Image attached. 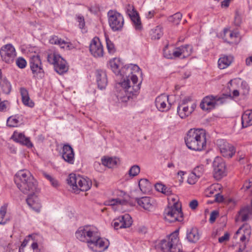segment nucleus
<instances>
[{
  "instance_id": "nucleus-1",
  "label": "nucleus",
  "mask_w": 252,
  "mask_h": 252,
  "mask_svg": "<svg viewBox=\"0 0 252 252\" xmlns=\"http://www.w3.org/2000/svg\"><path fill=\"white\" fill-rule=\"evenodd\" d=\"M109 64L113 72L117 75H120L126 79L120 83L122 89L117 94L118 99L122 102H127L132 96L136 95L140 89L142 81L138 82V74L142 75L139 67L131 64L123 67V63L118 58H114L109 61Z\"/></svg>"
},
{
  "instance_id": "nucleus-2",
  "label": "nucleus",
  "mask_w": 252,
  "mask_h": 252,
  "mask_svg": "<svg viewBox=\"0 0 252 252\" xmlns=\"http://www.w3.org/2000/svg\"><path fill=\"white\" fill-rule=\"evenodd\" d=\"M187 147L195 151H201L206 147V136L205 130L201 128L189 129L185 137Z\"/></svg>"
},
{
  "instance_id": "nucleus-3",
  "label": "nucleus",
  "mask_w": 252,
  "mask_h": 252,
  "mask_svg": "<svg viewBox=\"0 0 252 252\" xmlns=\"http://www.w3.org/2000/svg\"><path fill=\"white\" fill-rule=\"evenodd\" d=\"M14 182L18 188L24 194L36 191L37 181L27 170L19 171L15 175Z\"/></svg>"
},
{
  "instance_id": "nucleus-4",
  "label": "nucleus",
  "mask_w": 252,
  "mask_h": 252,
  "mask_svg": "<svg viewBox=\"0 0 252 252\" xmlns=\"http://www.w3.org/2000/svg\"><path fill=\"white\" fill-rule=\"evenodd\" d=\"M67 182L71 187L73 192L75 193H79L80 191H86L89 190L92 186V181L89 178L73 173L69 174Z\"/></svg>"
},
{
  "instance_id": "nucleus-5",
  "label": "nucleus",
  "mask_w": 252,
  "mask_h": 252,
  "mask_svg": "<svg viewBox=\"0 0 252 252\" xmlns=\"http://www.w3.org/2000/svg\"><path fill=\"white\" fill-rule=\"evenodd\" d=\"M178 235L179 230H176L161 241L159 245L162 252H182V245Z\"/></svg>"
},
{
  "instance_id": "nucleus-6",
  "label": "nucleus",
  "mask_w": 252,
  "mask_h": 252,
  "mask_svg": "<svg viewBox=\"0 0 252 252\" xmlns=\"http://www.w3.org/2000/svg\"><path fill=\"white\" fill-rule=\"evenodd\" d=\"M163 216L165 221L170 223L182 222L183 220V213L181 205L178 202H174L173 205L167 206L164 209Z\"/></svg>"
},
{
  "instance_id": "nucleus-7",
  "label": "nucleus",
  "mask_w": 252,
  "mask_h": 252,
  "mask_svg": "<svg viewBox=\"0 0 252 252\" xmlns=\"http://www.w3.org/2000/svg\"><path fill=\"white\" fill-rule=\"evenodd\" d=\"M48 62L54 65L55 70L59 74H63L68 70L66 62L59 54L51 53L47 56Z\"/></svg>"
},
{
  "instance_id": "nucleus-8",
  "label": "nucleus",
  "mask_w": 252,
  "mask_h": 252,
  "mask_svg": "<svg viewBox=\"0 0 252 252\" xmlns=\"http://www.w3.org/2000/svg\"><path fill=\"white\" fill-rule=\"evenodd\" d=\"M226 97H231L230 95L223 94L222 96L208 95L203 98L200 106L203 110L208 111L214 109L217 105L225 102Z\"/></svg>"
},
{
  "instance_id": "nucleus-9",
  "label": "nucleus",
  "mask_w": 252,
  "mask_h": 252,
  "mask_svg": "<svg viewBox=\"0 0 252 252\" xmlns=\"http://www.w3.org/2000/svg\"><path fill=\"white\" fill-rule=\"evenodd\" d=\"M108 23L113 32L121 31L124 25L123 16L116 10H110L107 13Z\"/></svg>"
},
{
  "instance_id": "nucleus-10",
  "label": "nucleus",
  "mask_w": 252,
  "mask_h": 252,
  "mask_svg": "<svg viewBox=\"0 0 252 252\" xmlns=\"http://www.w3.org/2000/svg\"><path fill=\"white\" fill-rule=\"evenodd\" d=\"M29 64L34 77L41 79L44 77V70L39 56L34 55L31 57Z\"/></svg>"
},
{
  "instance_id": "nucleus-11",
  "label": "nucleus",
  "mask_w": 252,
  "mask_h": 252,
  "mask_svg": "<svg viewBox=\"0 0 252 252\" xmlns=\"http://www.w3.org/2000/svg\"><path fill=\"white\" fill-rule=\"evenodd\" d=\"M1 59L7 63H11L16 56L15 48L11 44H7L2 46L0 50Z\"/></svg>"
},
{
  "instance_id": "nucleus-12",
  "label": "nucleus",
  "mask_w": 252,
  "mask_h": 252,
  "mask_svg": "<svg viewBox=\"0 0 252 252\" xmlns=\"http://www.w3.org/2000/svg\"><path fill=\"white\" fill-rule=\"evenodd\" d=\"M214 176L216 180H220L226 175V165L223 159L220 157L215 158L213 162Z\"/></svg>"
},
{
  "instance_id": "nucleus-13",
  "label": "nucleus",
  "mask_w": 252,
  "mask_h": 252,
  "mask_svg": "<svg viewBox=\"0 0 252 252\" xmlns=\"http://www.w3.org/2000/svg\"><path fill=\"white\" fill-rule=\"evenodd\" d=\"M216 144L223 157L231 158L235 154V148L225 140L218 139L217 140Z\"/></svg>"
},
{
  "instance_id": "nucleus-14",
  "label": "nucleus",
  "mask_w": 252,
  "mask_h": 252,
  "mask_svg": "<svg viewBox=\"0 0 252 252\" xmlns=\"http://www.w3.org/2000/svg\"><path fill=\"white\" fill-rule=\"evenodd\" d=\"M87 245L94 252H103L108 248L109 244L108 240L103 239L99 234L98 237L91 241Z\"/></svg>"
},
{
  "instance_id": "nucleus-15",
  "label": "nucleus",
  "mask_w": 252,
  "mask_h": 252,
  "mask_svg": "<svg viewBox=\"0 0 252 252\" xmlns=\"http://www.w3.org/2000/svg\"><path fill=\"white\" fill-rule=\"evenodd\" d=\"M89 50L91 54L95 58L102 57L104 55L103 46L98 37L95 36L91 40Z\"/></svg>"
},
{
  "instance_id": "nucleus-16",
  "label": "nucleus",
  "mask_w": 252,
  "mask_h": 252,
  "mask_svg": "<svg viewBox=\"0 0 252 252\" xmlns=\"http://www.w3.org/2000/svg\"><path fill=\"white\" fill-rule=\"evenodd\" d=\"M132 223V220L130 216L128 214H125L115 219L112 222V225L115 229H118L129 227Z\"/></svg>"
},
{
  "instance_id": "nucleus-17",
  "label": "nucleus",
  "mask_w": 252,
  "mask_h": 252,
  "mask_svg": "<svg viewBox=\"0 0 252 252\" xmlns=\"http://www.w3.org/2000/svg\"><path fill=\"white\" fill-rule=\"evenodd\" d=\"M35 192L28 193L29 195L26 199V202L31 208L36 212L39 213L40 211L41 204L38 196L35 193Z\"/></svg>"
},
{
  "instance_id": "nucleus-18",
  "label": "nucleus",
  "mask_w": 252,
  "mask_h": 252,
  "mask_svg": "<svg viewBox=\"0 0 252 252\" xmlns=\"http://www.w3.org/2000/svg\"><path fill=\"white\" fill-rule=\"evenodd\" d=\"M157 108L161 112L168 110L171 106V103L169 102L168 96L162 94L158 96L155 100Z\"/></svg>"
},
{
  "instance_id": "nucleus-19",
  "label": "nucleus",
  "mask_w": 252,
  "mask_h": 252,
  "mask_svg": "<svg viewBox=\"0 0 252 252\" xmlns=\"http://www.w3.org/2000/svg\"><path fill=\"white\" fill-rule=\"evenodd\" d=\"M62 158L69 164L74 162V153L73 148L68 144H64L62 148Z\"/></svg>"
},
{
  "instance_id": "nucleus-20",
  "label": "nucleus",
  "mask_w": 252,
  "mask_h": 252,
  "mask_svg": "<svg viewBox=\"0 0 252 252\" xmlns=\"http://www.w3.org/2000/svg\"><path fill=\"white\" fill-rule=\"evenodd\" d=\"M239 234H241V236L240 237V240L243 243L246 240L249 241L251 234L250 226L248 224H245L240 227L236 232L234 237L236 238Z\"/></svg>"
},
{
  "instance_id": "nucleus-21",
  "label": "nucleus",
  "mask_w": 252,
  "mask_h": 252,
  "mask_svg": "<svg viewBox=\"0 0 252 252\" xmlns=\"http://www.w3.org/2000/svg\"><path fill=\"white\" fill-rule=\"evenodd\" d=\"M95 75L98 88L101 90L105 89L108 83L106 72L102 70H97Z\"/></svg>"
},
{
  "instance_id": "nucleus-22",
  "label": "nucleus",
  "mask_w": 252,
  "mask_h": 252,
  "mask_svg": "<svg viewBox=\"0 0 252 252\" xmlns=\"http://www.w3.org/2000/svg\"><path fill=\"white\" fill-rule=\"evenodd\" d=\"M196 105L192 103L189 107L188 106L179 105L177 107V113L182 119H184L189 116L194 110Z\"/></svg>"
},
{
  "instance_id": "nucleus-23",
  "label": "nucleus",
  "mask_w": 252,
  "mask_h": 252,
  "mask_svg": "<svg viewBox=\"0 0 252 252\" xmlns=\"http://www.w3.org/2000/svg\"><path fill=\"white\" fill-rule=\"evenodd\" d=\"M252 214V200L251 206H246L241 209L238 212V216L236 218V221L241 220L242 221H247L249 219V215Z\"/></svg>"
},
{
  "instance_id": "nucleus-24",
  "label": "nucleus",
  "mask_w": 252,
  "mask_h": 252,
  "mask_svg": "<svg viewBox=\"0 0 252 252\" xmlns=\"http://www.w3.org/2000/svg\"><path fill=\"white\" fill-rule=\"evenodd\" d=\"M138 205L146 210L150 211L153 208V205L150 197L144 196L136 199Z\"/></svg>"
},
{
  "instance_id": "nucleus-25",
  "label": "nucleus",
  "mask_w": 252,
  "mask_h": 252,
  "mask_svg": "<svg viewBox=\"0 0 252 252\" xmlns=\"http://www.w3.org/2000/svg\"><path fill=\"white\" fill-rule=\"evenodd\" d=\"M89 225H86L78 228L75 232V236L79 241L85 243L87 241V233Z\"/></svg>"
},
{
  "instance_id": "nucleus-26",
  "label": "nucleus",
  "mask_w": 252,
  "mask_h": 252,
  "mask_svg": "<svg viewBox=\"0 0 252 252\" xmlns=\"http://www.w3.org/2000/svg\"><path fill=\"white\" fill-rule=\"evenodd\" d=\"M20 92L23 103L27 106L31 108L33 107L34 105V103L30 99L28 90L26 88L22 87L20 89Z\"/></svg>"
},
{
  "instance_id": "nucleus-27",
  "label": "nucleus",
  "mask_w": 252,
  "mask_h": 252,
  "mask_svg": "<svg viewBox=\"0 0 252 252\" xmlns=\"http://www.w3.org/2000/svg\"><path fill=\"white\" fill-rule=\"evenodd\" d=\"M187 239L190 243H196L200 238L198 230L196 227H192L188 229Z\"/></svg>"
},
{
  "instance_id": "nucleus-28",
  "label": "nucleus",
  "mask_w": 252,
  "mask_h": 252,
  "mask_svg": "<svg viewBox=\"0 0 252 252\" xmlns=\"http://www.w3.org/2000/svg\"><path fill=\"white\" fill-rule=\"evenodd\" d=\"M13 136L14 137V140L16 142L25 145L28 147H32V144L30 141V139L26 137L25 135L22 133H15Z\"/></svg>"
},
{
  "instance_id": "nucleus-29",
  "label": "nucleus",
  "mask_w": 252,
  "mask_h": 252,
  "mask_svg": "<svg viewBox=\"0 0 252 252\" xmlns=\"http://www.w3.org/2000/svg\"><path fill=\"white\" fill-rule=\"evenodd\" d=\"M232 61V57L230 56H223L220 58L218 60V67L220 69H225L231 64Z\"/></svg>"
},
{
  "instance_id": "nucleus-30",
  "label": "nucleus",
  "mask_w": 252,
  "mask_h": 252,
  "mask_svg": "<svg viewBox=\"0 0 252 252\" xmlns=\"http://www.w3.org/2000/svg\"><path fill=\"white\" fill-rule=\"evenodd\" d=\"M87 234V241H85V243L88 245L91 241L98 237L100 233L96 227L94 225H89V230Z\"/></svg>"
},
{
  "instance_id": "nucleus-31",
  "label": "nucleus",
  "mask_w": 252,
  "mask_h": 252,
  "mask_svg": "<svg viewBox=\"0 0 252 252\" xmlns=\"http://www.w3.org/2000/svg\"><path fill=\"white\" fill-rule=\"evenodd\" d=\"M242 124L243 127L252 125V110L246 111L242 115Z\"/></svg>"
},
{
  "instance_id": "nucleus-32",
  "label": "nucleus",
  "mask_w": 252,
  "mask_h": 252,
  "mask_svg": "<svg viewBox=\"0 0 252 252\" xmlns=\"http://www.w3.org/2000/svg\"><path fill=\"white\" fill-rule=\"evenodd\" d=\"M0 86L3 93L7 94H10L11 90V85L5 77H2L0 79Z\"/></svg>"
},
{
  "instance_id": "nucleus-33",
  "label": "nucleus",
  "mask_w": 252,
  "mask_h": 252,
  "mask_svg": "<svg viewBox=\"0 0 252 252\" xmlns=\"http://www.w3.org/2000/svg\"><path fill=\"white\" fill-rule=\"evenodd\" d=\"M162 28L158 26L151 31V36L152 39H159L163 35Z\"/></svg>"
},
{
  "instance_id": "nucleus-34",
  "label": "nucleus",
  "mask_w": 252,
  "mask_h": 252,
  "mask_svg": "<svg viewBox=\"0 0 252 252\" xmlns=\"http://www.w3.org/2000/svg\"><path fill=\"white\" fill-rule=\"evenodd\" d=\"M130 17L132 21L135 29L137 31H141L142 29V25L138 13H135V14H133Z\"/></svg>"
},
{
  "instance_id": "nucleus-35",
  "label": "nucleus",
  "mask_w": 252,
  "mask_h": 252,
  "mask_svg": "<svg viewBox=\"0 0 252 252\" xmlns=\"http://www.w3.org/2000/svg\"><path fill=\"white\" fill-rule=\"evenodd\" d=\"M138 186L141 191L144 193L149 191L150 189V183L146 179H141L139 181Z\"/></svg>"
},
{
  "instance_id": "nucleus-36",
  "label": "nucleus",
  "mask_w": 252,
  "mask_h": 252,
  "mask_svg": "<svg viewBox=\"0 0 252 252\" xmlns=\"http://www.w3.org/2000/svg\"><path fill=\"white\" fill-rule=\"evenodd\" d=\"M155 189L157 191L161 192L166 195H169L172 194V190L170 188L166 187L161 183H157L155 185Z\"/></svg>"
},
{
  "instance_id": "nucleus-37",
  "label": "nucleus",
  "mask_w": 252,
  "mask_h": 252,
  "mask_svg": "<svg viewBox=\"0 0 252 252\" xmlns=\"http://www.w3.org/2000/svg\"><path fill=\"white\" fill-rule=\"evenodd\" d=\"M102 164L108 168H113L117 164V161L116 158H101Z\"/></svg>"
},
{
  "instance_id": "nucleus-38",
  "label": "nucleus",
  "mask_w": 252,
  "mask_h": 252,
  "mask_svg": "<svg viewBox=\"0 0 252 252\" xmlns=\"http://www.w3.org/2000/svg\"><path fill=\"white\" fill-rule=\"evenodd\" d=\"M6 210V207L5 206H2L0 208V224L4 225L9 220V219L5 216Z\"/></svg>"
},
{
  "instance_id": "nucleus-39",
  "label": "nucleus",
  "mask_w": 252,
  "mask_h": 252,
  "mask_svg": "<svg viewBox=\"0 0 252 252\" xmlns=\"http://www.w3.org/2000/svg\"><path fill=\"white\" fill-rule=\"evenodd\" d=\"M20 123L19 117L17 115L9 117L7 120V126L9 127L17 126Z\"/></svg>"
},
{
  "instance_id": "nucleus-40",
  "label": "nucleus",
  "mask_w": 252,
  "mask_h": 252,
  "mask_svg": "<svg viewBox=\"0 0 252 252\" xmlns=\"http://www.w3.org/2000/svg\"><path fill=\"white\" fill-rule=\"evenodd\" d=\"M181 47L183 58H185L190 55L192 51V47L188 44L180 46Z\"/></svg>"
},
{
  "instance_id": "nucleus-41",
  "label": "nucleus",
  "mask_w": 252,
  "mask_h": 252,
  "mask_svg": "<svg viewBox=\"0 0 252 252\" xmlns=\"http://www.w3.org/2000/svg\"><path fill=\"white\" fill-rule=\"evenodd\" d=\"M76 20L79 23V27L82 30L83 32H86L85 27V19L83 16L81 14L76 15Z\"/></svg>"
},
{
  "instance_id": "nucleus-42",
  "label": "nucleus",
  "mask_w": 252,
  "mask_h": 252,
  "mask_svg": "<svg viewBox=\"0 0 252 252\" xmlns=\"http://www.w3.org/2000/svg\"><path fill=\"white\" fill-rule=\"evenodd\" d=\"M182 17V14L180 12H177L170 16L168 20L175 25H178Z\"/></svg>"
},
{
  "instance_id": "nucleus-43",
  "label": "nucleus",
  "mask_w": 252,
  "mask_h": 252,
  "mask_svg": "<svg viewBox=\"0 0 252 252\" xmlns=\"http://www.w3.org/2000/svg\"><path fill=\"white\" fill-rule=\"evenodd\" d=\"M106 43L108 53L111 54H113L115 53L116 48L115 47V45L108 37L106 38Z\"/></svg>"
},
{
  "instance_id": "nucleus-44",
  "label": "nucleus",
  "mask_w": 252,
  "mask_h": 252,
  "mask_svg": "<svg viewBox=\"0 0 252 252\" xmlns=\"http://www.w3.org/2000/svg\"><path fill=\"white\" fill-rule=\"evenodd\" d=\"M140 169L138 165H134L132 166L128 171L129 176L134 177L137 176L140 172Z\"/></svg>"
},
{
  "instance_id": "nucleus-45",
  "label": "nucleus",
  "mask_w": 252,
  "mask_h": 252,
  "mask_svg": "<svg viewBox=\"0 0 252 252\" xmlns=\"http://www.w3.org/2000/svg\"><path fill=\"white\" fill-rule=\"evenodd\" d=\"M194 174L197 175L199 177H201L204 172V166L203 164L199 165L196 166L193 171Z\"/></svg>"
},
{
  "instance_id": "nucleus-46",
  "label": "nucleus",
  "mask_w": 252,
  "mask_h": 252,
  "mask_svg": "<svg viewBox=\"0 0 252 252\" xmlns=\"http://www.w3.org/2000/svg\"><path fill=\"white\" fill-rule=\"evenodd\" d=\"M199 178L200 177L192 172L188 177V183L190 185H193L196 183Z\"/></svg>"
},
{
  "instance_id": "nucleus-47",
  "label": "nucleus",
  "mask_w": 252,
  "mask_h": 252,
  "mask_svg": "<svg viewBox=\"0 0 252 252\" xmlns=\"http://www.w3.org/2000/svg\"><path fill=\"white\" fill-rule=\"evenodd\" d=\"M16 65L20 68H24L27 65L26 61L23 58H18L16 61Z\"/></svg>"
},
{
  "instance_id": "nucleus-48",
  "label": "nucleus",
  "mask_w": 252,
  "mask_h": 252,
  "mask_svg": "<svg viewBox=\"0 0 252 252\" xmlns=\"http://www.w3.org/2000/svg\"><path fill=\"white\" fill-rule=\"evenodd\" d=\"M110 205L114 206L117 204L123 205L126 203V200L124 199H120L119 198L113 199L109 201Z\"/></svg>"
},
{
  "instance_id": "nucleus-49",
  "label": "nucleus",
  "mask_w": 252,
  "mask_h": 252,
  "mask_svg": "<svg viewBox=\"0 0 252 252\" xmlns=\"http://www.w3.org/2000/svg\"><path fill=\"white\" fill-rule=\"evenodd\" d=\"M241 17L240 14L239 13L238 11H236L235 12V17H234V23L235 25L237 26H239L240 25L241 23Z\"/></svg>"
},
{
  "instance_id": "nucleus-50",
  "label": "nucleus",
  "mask_w": 252,
  "mask_h": 252,
  "mask_svg": "<svg viewBox=\"0 0 252 252\" xmlns=\"http://www.w3.org/2000/svg\"><path fill=\"white\" fill-rule=\"evenodd\" d=\"M31 248L32 250L33 251V252H40V251L38 249V245L36 242H33ZM19 252H24V249L23 248H19Z\"/></svg>"
},
{
  "instance_id": "nucleus-51",
  "label": "nucleus",
  "mask_w": 252,
  "mask_h": 252,
  "mask_svg": "<svg viewBox=\"0 0 252 252\" xmlns=\"http://www.w3.org/2000/svg\"><path fill=\"white\" fill-rule=\"evenodd\" d=\"M181 48V47H179L172 52V55L173 58L180 57L181 56L183 55Z\"/></svg>"
},
{
  "instance_id": "nucleus-52",
  "label": "nucleus",
  "mask_w": 252,
  "mask_h": 252,
  "mask_svg": "<svg viewBox=\"0 0 252 252\" xmlns=\"http://www.w3.org/2000/svg\"><path fill=\"white\" fill-rule=\"evenodd\" d=\"M126 9L127 13L130 17L133 14H135V13H137V12L134 10L133 6L130 4L127 5Z\"/></svg>"
},
{
  "instance_id": "nucleus-53",
  "label": "nucleus",
  "mask_w": 252,
  "mask_h": 252,
  "mask_svg": "<svg viewBox=\"0 0 252 252\" xmlns=\"http://www.w3.org/2000/svg\"><path fill=\"white\" fill-rule=\"evenodd\" d=\"M219 213L216 211H214L212 212H211L210 214V217L209 219L210 222L213 223L215 221Z\"/></svg>"
},
{
  "instance_id": "nucleus-54",
  "label": "nucleus",
  "mask_w": 252,
  "mask_h": 252,
  "mask_svg": "<svg viewBox=\"0 0 252 252\" xmlns=\"http://www.w3.org/2000/svg\"><path fill=\"white\" fill-rule=\"evenodd\" d=\"M57 45H59L62 48H65L66 47V48L69 49V43L61 38L59 40V42Z\"/></svg>"
},
{
  "instance_id": "nucleus-55",
  "label": "nucleus",
  "mask_w": 252,
  "mask_h": 252,
  "mask_svg": "<svg viewBox=\"0 0 252 252\" xmlns=\"http://www.w3.org/2000/svg\"><path fill=\"white\" fill-rule=\"evenodd\" d=\"M252 186V178L250 179L248 181H246L244 184L242 189L244 190H247L249 189Z\"/></svg>"
},
{
  "instance_id": "nucleus-56",
  "label": "nucleus",
  "mask_w": 252,
  "mask_h": 252,
  "mask_svg": "<svg viewBox=\"0 0 252 252\" xmlns=\"http://www.w3.org/2000/svg\"><path fill=\"white\" fill-rule=\"evenodd\" d=\"M238 33L236 32H231L229 33V37L231 39V42L235 41V39L238 36Z\"/></svg>"
},
{
  "instance_id": "nucleus-57",
  "label": "nucleus",
  "mask_w": 252,
  "mask_h": 252,
  "mask_svg": "<svg viewBox=\"0 0 252 252\" xmlns=\"http://www.w3.org/2000/svg\"><path fill=\"white\" fill-rule=\"evenodd\" d=\"M229 238V234L228 233H225L223 236L219 238V242L222 243L225 241L228 240Z\"/></svg>"
},
{
  "instance_id": "nucleus-58",
  "label": "nucleus",
  "mask_w": 252,
  "mask_h": 252,
  "mask_svg": "<svg viewBox=\"0 0 252 252\" xmlns=\"http://www.w3.org/2000/svg\"><path fill=\"white\" fill-rule=\"evenodd\" d=\"M167 46H166L163 50V54L165 58L167 59H173V56L172 55V53H169V51H168L167 50Z\"/></svg>"
},
{
  "instance_id": "nucleus-59",
  "label": "nucleus",
  "mask_w": 252,
  "mask_h": 252,
  "mask_svg": "<svg viewBox=\"0 0 252 252\" xmlns=\"http://www.w3.org/2000/svg\"><path fill=\"white\" fill-rule=\"evenodd\" d=\"M60 38L56 36H52L50 39V42L53 44H58Z\"/></svg>"
},
{
  "instance_id": "nucleus-60",
  "label": "nucleus",
  "mask_w": 252,
  "mask_h": 252,
  "mask_svg": "<svg viewBox=\"0 0 252 252\" xmlns=\"http://www.w3.org/2000/svg\"><path fill=\"white\" fill-rule=\"evenodd\" d=\"M191 100V98L190 96L186 97L181 101L179 105H181V106L186 105L189 102H190Z\"/></svg>"
},
{
  "instance_id": "nucleus-61",
  "label": "nucleus",
  "mask_w": 252,
  "mask_h": 252,
  "mask_svg": "<svg viewBox=\"0 0 252 252\" xmlns=\"http://www.w3.org/2000/svg\"><path fill=\"white\" fill-rule=\"evenodd\" d=\"M215 201L218 202H222L224 198L223 196L221 195L220 193H217L215 195Z\"/></svg>"
},
{
  "instance_id": "nucleus-62",
  "label": "nucleus",
  "mask_w": 252,
  "mask_h": 252,
  "mask_svg": "<svg viewBox=\"0 0 252 252\" xmlns=\"http://www.w3.org/2000/svg\"><path fill=\"white\" fill-rule=\"evenodd\" d=\"M198 206V202L196 200H193L189 203V207L192 209H195Z\"/></svg>"
},
{
  "instance_id": "nucleus-63",
  "label": "nucleus",
  "mask_w": 252,
  "mask_h": 252,
  "mask_svg": "<svg viewBox=\"0 0 252 252\" xmlns=\"http://www.w3.org/2000/svg\"><path fill=\"white\" fill-rule=\"evenodd\" d=\"M242 87H244V93L247 94L249 91V87L245 82H242L241 84Z\"/></svg>"
},
{
  "instance_id": "nucleus-64",
  "label": "nucleus",
  "mask_w": 252,
  "mask_h": 252,
  "mask_svg": "<svg viewBox=\"0 0 252 252\" xmlns=\"http://www.w3.org/2000/svg\"><path fill=\"white\" fill-rule=\"evenodd\" d=\"M50 183L51 184V185L53 186V187H57L59 185V183L58 182V181L55 179L54 178H53V177L51 178V179L50 180H49Z\"/></svg>"
}]
</instances>
